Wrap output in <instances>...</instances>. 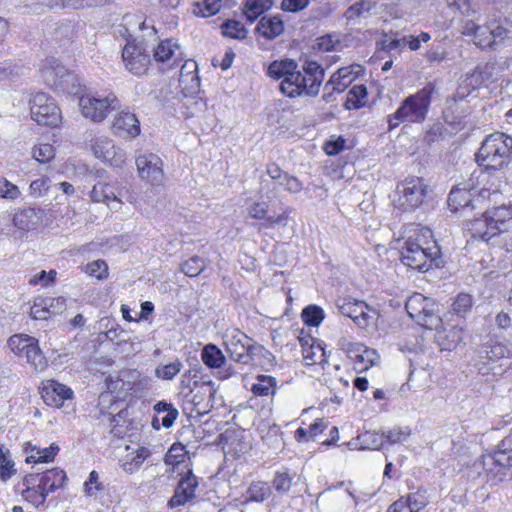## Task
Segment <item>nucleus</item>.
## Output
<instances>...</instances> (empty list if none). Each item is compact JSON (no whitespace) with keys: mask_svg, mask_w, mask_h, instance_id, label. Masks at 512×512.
Listing matches in <instances>:
<instances>
[{"mask_svg":"<svg viewBox=\"0 0 512 512\" xmlns=\"http://www.w3.org/2000/svg\"><path fill=\"white\" fill-rule=\"evenodd\" d=\"M485 214L489 218L490 222H492L493 233H497L498 236H500L507 231L508 222H510L512 219V212L509 208L502 205L500 207H495L492 210L486 211Z\"/></svg>","mask_w":512,"mask_h":512,"instance_id":"a878e982","label":"nucleus"},{"mask_svg":"<svg viewBox=\"0 0 512 512\" xmlns=\"http://www.w3.org/2000/svg\"><path fill=\"white\" fill-rule=\"evenodd\" d=\"M150 456V451L146 447H140L135 452L127 455L122 463V468L127 473L137 471L144 461Z\"/></svg>","mask_w":512,"mask_h":512,"instance_id":"72a5a7b5","label":"nucleus"},{"mask_svg":"<svg viewBox=\"0 0 512 512\" xmlns=\"http://www.w3.org/2000/svg\"><path fill=\"white\" fill-rule=\"evenodd\" d=\"M436 92L433 83H428L415 94L406 97L398 109L389 117V129L400 123H422L429 112L432 95Z\"/></svg>","mask_w":512,"mask_h":512,"instance_id":"f03ea898","label":"nucleus"},{"mask_svg":"<svg viewBox=\"0 0 512 512\" xmlns=\"http://www.w3.org/2000/svg\"><path fill=\"white\" fill-rule=\"evenodd\" d=\"M486 194H489L487 190L477 191L475 188H470L468 185L463 184L451 190L448 197V206L453 211L469 206L474 208L484 200Z\"/></svg>","mask_w":512,"mask_h":512,"instance_id":"2eb2a0df","label":"nucleus"},{"mask_svg":"<svg viewBox=\"0 0 512 512\" xmlns=\"http://www.w3.org/2000/svg\"><path fill=\"white\" fill-rule=\"evenodd\" d=\"M320 512H353L356 499L349 489L329 488L317 498Z\"/></svg>","mask_w":512,"mask_h":512,"instance_id":"ddd939ff","label":"nucleus"},{"mask_svg":"<svg viewBox=\"0 0 512 512\" xmlns=\"http://www.w3.org/2000/svg\"><path fill=\"white\" fill-rule=\"evenodd\" d=\"M293 477L290 475L288 469L282 468L275 472L272 480V487L278 493H286L290 490Z\"/></svg>","mask_w":512,"mask_h":512,"instance_id":"de8ad7c7","label":"nucleus"},{"mask_svg":"<svg viewBox=\"0 0 512 512\" xmlns=\"http://www.w3.org/2000/svg\"><path fill=\"white\" fill-rule=\"evenodd\" d=\"M271 494V487L262 481L252 482L240 500L241 511H250L252 503H263Z\"/></svg>","mask_w":512,"mask_h":512,"instance_id":"6ab92c4d","label":"nucleus"},{"mask_svg":"<svg viewBox=\"0 0 512 512\" xmlns=\"http://www.w3.org/2000/svg\"><path fill=\"white\" fill-rule=\"evenodd\" d=\"M462 34L473 37V42L481 49L494 48L507 37V30L500 25H478L472 20L464 23Z\"/></svg>","mask_w":512,"mask_h":512,"instance_id":"9b49d317","label":"nucleus"},{"mask_svg":"<svg viewBox=\"0 0 512 512\" xmlns=\"http://www.w3.org/2000/svg\"><path fill=\"white\" fill-rule=\"evenodd\" d=\"M357 440L359 441V448L360 449H378L383 445V435L371 432V431H365L364 433L360 434L357 437Z\"/></svg>","mask_w":512,"mask_h":512,"instance_id":"49530a36","label":"nucleus"},{"mask_svg":"<svg viewBox=\"0 0 512 512\" xmlns=\"http://www.w3.org/2000/svg\"><path fill=\"white\" fill-rule=\"evenodd\" d=\"M405 309L417 324L430 330L445 329L439 304L434 299L425 297L421 293H414L408 297Z\"/></svg>","mask_w":512,"mask_h":512,"instance_id":"39448f33","label":"nucleus"},{"mask_svg":"<svg viewBox=\"0 0 512 512\" xmlns=\"http://www.w3.org/2000/svg\"><path fill=\"white\" fill-rule=\"evenodd\" d=\"M54 155V148L51 144L44 143L33 148V157L40 163L49 162Z\"/></svg>","mask_w":512,"mask_h":512,"instance_id":"13d9d810","label":"nucleus"},{"mask_svg":"<svg viewBox=\"0 0 512 512\" xmlns=\"http://www.w3.org/2000/svg\"><path fill=\"white\" fill-rule=\"evenodd\" d=\"M357 72L353 66L338 69L325 84V90L332 92H343L355 79Z\"/></svg>","mask_w":512,"mask_h":512,"instance_id":"b1692460","label":"nucleus"},{"mask_svg":"<svg viewBox=\"0 0 512 512\" xmlns=\"http://www.w3.org/2000/svg\"><path fill=\"white\" fill-rule=\"evenodd\" d=\"M370 354H355L354 370L362 373L368 370L370 366L376 365L379 357L370 358Z\"/></svg>","mask_w":512,"mask_h":512,"instance_id":"052dcab7","label":"nucleus"},{"mask_svg":"<svg viewBox=\"0 0 512 512\" xmlns=\"http://www.w3.org/2000/svg\"><path fill=\"white\" fill-rule=\"evenodd\" d=\"M67 299L63 296L43 298L42 307L48 311L49 316L61 314L66 309Z\"/></svg>","mask_w":512,"mask_h":512,"instance_id":"8fccbe9b","label":"nucleus"},{"mask_svg":"<svg viewBox=\"0 0 512 512\" xmlns=\"http://www.w3.org/2000/svg\"><path fill=\"white\" fill-rule=\"evenodd\" d=\"M511 155L512 137L497 132L484 140L476 154V161L486 171H496L509 163Z\"/></svg>","mask_w":512,"mask_h":512,"instance_id":"20e7f679","label":"nucleus"},{"mask_svg":"<svg viewBox=\"0 0 512 512\" xmlns=\"http://www.w3.org/2000/svg\"><path fill=\"white\" fill-rule=\"evenodd\" d=\"M256 31L266 39H274L284 31V24L277 16H264L259 20Z\"/></svg>","mask_w":512,"mask_h":512,"instance_id":"c85d7f7f","label":"nucleus"},{"mask_svg":"<svg viewBox=\"0 0 512 512\" xmlns=\"http://www.w3.org/2000/svg\"><path fill=\"white\" fill-rule=\"evenodd\" d=\"M13 224L20 230H34L39 225L41 217L34 208L19 210L13 215Z\"/></svg>","mask_w":512,"mask_h":512,"instance_id":"cd10ccee","label":"nucleus"},{"mask_svg":"<svg viewBox=\"0 0 512 512\" xmlns=\"http://www.w3.org/2000/svg\"><path fill=\"white\" fill-rule=\"evenodd\" d=\"M477 69L479 70L482 78L488 85L497 80L501 68L495 62H488L482 66H478Z\"/></svg>","mask_w":512,"mask_h":512,"instance_id":"864d4df0","label":"nucleus"},{"mask_svg":"<svg viewBox=\"0 0 512 512\" xmlns=\"http://www.w3.org/2000/svg\"><path fill=\"white\" fill-rule=\"evenodd\" d=\"M56 271L50 270L48 273L44 270L34 275L33 278L30 279L29 283L31 285H36L41 283L43 287H47L50 283L54 282L56 278Z\"/></svg>","mask_w":512,"mask_h":512,"instance_id":"774afa93","label":"nucleus"},{"mask_svg":"<svg viewBox=\"0 0 512 512\" xmlns=\"http://www.w3.org/2000/svg\"><path fill=\"white\" fill-rule=\"evenodd\" d=\"M324 317V310L317 305H309L301 313L303 322L310 327H318L324 320Z\"/></svg>","mask_w":512,"mask_h":512,"instance_id":"79ce46f5","label":"nucleus"},{"mask_svg":"<svg viewBox=\"0 0 512 512\" xmlns=\"http://www.w3.org/2000/svg\"><path fill=\"white\" fill-rule=\"evenodd\" d=\"M201 357L204 364L211 369H221L226 365L224 354H201Z\"/></svg>","mask_w":512,"mask_h":512,"instance_id":"338daca9","label":"nucleus"},{"mask_svg":"<svg viewBox=\"0 0 512 512\" xmlns=\"http://www.w3.org/2000/svg\"><path fill=\"white\" fill-rule=\"evenodd\" d=\"M299 70L297 62L292 59H284L273 61L267 69L269 77L284 82L293 77L294 73Z\"/></svg>","mask_w":512,"mask_h":512,"instance_id":"393cba45","label":"nucleus"},{"mask_svg":"<svg viewBox=\"0 0 512 512\" xmlns=\"http://www.w3.org/2000/svg\"><path fill=\"white\" fill-rule=\"evenodd\" d=\"M46 73V81L49 85L69 93L73 92V90L70 89L69 84L73 81L74 76L63 66L56 65L55 67L48 69Z\"/></svg>","mask_w":512,"mask_h":512,"instance_id":"bb28decb","label":"nucleus"},{"mask_svg":"<svg viewBox=\"0 0 512 512\" xmlns=\"http://www.w3.org/2000/svg\"><path fill=\"white\" fill-rule=\"evenodd\" d=\"M221 0H200L195 2L193 12L195 15L210 17L219 12Z\"/></svg>","mask_w":512,"mask_h":512,"instance_id":"a18cd8bd","label":"nucleus"},{"mask_svg":"<svg viewBox=\"0 0 512 512\" xmlns=\"http://www.w3.org/2000/svg\"><path fill=\"white\" fill-rule=\"evenodd\" d=\"M427 190L428 185L423 178H406L397 185L392 201L397 209L412 212L423 204Z\"/></svg>","mask_w":512,"mask_h":512,"instance_id":"0eeeda50","label":"nucleus"},{"mask_svg":"<svg viewBox=\"0 0 512 512\" xmlns=\"http://www.w3.org/2000/svg\"><path fill=\"white\" fill-rule=\"evenodd\" d=\"M266 173L269 179L261 182L260 191L267 198L275 197L280 191L299 193L303 189V184L298 178L281 170L275 163L267 165Z\"/></svg>","mask_w":512,"mask_h":512,"instance_id":"1a4fd4ad","label":"nucleus"},{"mask_svg":"<svg viewBox=\"0 0 512 512\" xmlns=\"http://www.w3.org/2000/svg\"><path fill=\"white\" fill-rule=\"evenodd\" d=\"M20 190L18 186L5 178H0V198L6 200H15L19 197Z\"/></svg>","mask_w":512,"mask_h":512,"instance_id":"bf43d9fd","label":"nucleus"},{"mask_svg":"<svg viewBox=\"0 0 512 512\" xmlns=\"http://www.w3.org/2000/svg\"><path fill=\"white\" fill-rule=\"evenodd\" d=\"M179 85L185 95H193L199 92L200 79L198 75H185L179 77Z\"/></svg>","mask_w":512,"mask_h":512,"instance_id":"603ef678","label":"nucleus"},{"mask_svg":"<svg viewBox=\"0 0 512 512\" xmlns=\"http://www.w3.org/2000/svg\"><path fill=\"white\" fill-rule=\"evenodd\" d=\"M73 391L55 380H47L41 387L43 401L52 407L60 408L65 400L71 399Z\"/></svg>","mask_w":512,"mask_h":512,"instance_id":"f3484780","label":"nucleus"},{"mask_svg":"<svg viewBox=\"0 0 512 512\" xmlns=\"http://www.w3.org/2000/svg\"><path fill=\"white\" fill-rule=\"evenodd\" d=\"M66 480L67 475L65 471L57 467L47 470L39 478V481L42 482V486H46V489L50 490L62 488Z\"/></svg>","mask_w":512,"mask_h":512,"instance_id":"473e14b6","label":"nucleus"},{"mask_svg":"<svg viewBox=\"0 0 512 512\" xmlns=\"http://www.w3.org/2000/svg\"><path fill=\"white\" fill-rule=\"evenodd\" d=\"M473 296L467 293H459L452 303V312L458 317L464 318L472 311Z\"/></svg>","mask_w":512,"mask_h":512,"instance_id":"a19ab883","label":"nucleus"},{"mask_svg":"<svg viewBox=\"0 0 512 512\" xmlns=\"http://www.w3.org/2000/svg\"><path fill=\"white\" fill-rule=\"evenodd\" d=\"M383 440L385 439L390 444L403 443L410 436L408 428H394L382 433Z\"/></svg>","mask_w":512,"mask_h":512,"instance_id":"5fc2aeb1","label":"nucleus"},{"mask_svg":"<svg viewBox=\"0 0 512 512\" xmlns=\"http://www.w3.org/2000/svg\"><path fill=\"white\" fill-rule=\"evenodd\" d=\"M273 0H247L244 14L249 22H254L261 14L270 9Z\"/></svg>","mask_w":512,"mask_h":512,"instance_id":"f704fd0d","label":"nucleus"},{"mask_svg":"<svg viewBox=\"0 0 512 512\" xmlns=\"http://www.w3.org/2000/svg\"><path fill=\"white\" fill-rule=\"evenodd\" d=\"M333 349L342 352H376L374 349H369L367 346L360 342H356L350 336L340 335L336 340V346Z\"/></svg>","mask_w":512,"mask_h":512,"instance_id":"4c0bfd02","label":"nucleus"},{"mask_svg":"<svg viewBox=\"0 0 512 512\" xmlns=\"http://www.w3.org/2000/svg\"><path fill=\"white\" fill-rule=\"evenodd\" d=\"M406 46V36H386L382 41V48L387 52L400 51Z\"/></svg>","mask_w":512,"mask_h":512,"instance_id":"0e129e2a","label":"nucleus"},{"mask_svg":"<svg viewBox=\"0 0 512 512\" xmlns=\"http://www.w3.org/2000/svg\"><path fill=\"white\" fill-rule=\"evenodd\" d=\"M204 269V261L197 256L191 257L182 264V271L189 277H195Z\"/></svg>","mask_w":512,"mask_h":512,"instance_id":"6e6d98bb","label":"nucleus"},{"mask_svg":"<svg viewBox=\"0 0 512 512\" xmlns=\"http://www.w3.org/2000/svg\"><path fill=\"white\" fill-rule=\"evenodd\" d=\"M255 380V383L252 384L250 389L255 396L267 397L270 395L273 396L276 393V378L270 375L258 374Z\"/></svg>","mask_w":512,"mask_h":512,"instance_id":"7c9ffc66","label":"nucleus"},{"mask_svg":"<svg viewBox=\"0 0 512 512\" xmlns=\"http://www.w3.org/2000/svg\"><path fill=\"white\" fill-rule=\"evenodd\" d=\"M179 50V45L172 40H165L160 42L157 46L150 43V52L156 62L164 63L175 56L176 51Z\"/></svg>","mask_w":512,"mask_h":512,"instance_id":"2f4dec72","label":"nucleus"},{"mask_svg":"<svg viewBox=\"0 0 512 512\" xmlns=\"http://www.w3.org/2000/svg\"><path fill=\"white\" fill-rule=\"evenodd\" d=\"M112 129L115 134L123 137H135L140 133L139 121L135 114L129 111H121L115 116Z\"/></svg>","mask_w":512,"mask_h":512,"instance_id":"aec40b11","label":"nucleus"},{"mask_svg":"<svg viewBox=\"0 0 512 512\" xmlns=\"http://www.w3.org/2000/svg\"><path fill=\"white\" fill-rule=\"evenodd\" d=\"M247 211L250 218L267 220L268 205L266 202H253L247 208Z\"/></svg>","mask_w":512,"mask_h":512,"instance_id":"69168bd1","label":"nucleus"},{"mask_svg":"<svg viewBox=\"0 0 512 512\" xmlns=\"http://www.w3.org/2000/svg\"><path fill=\"white\" fill-rule=\"evenodd\" d=\"M336 305L343 316L352 319L360 328L367 327L373 318L369 314L368 306L362 301L342 299Z\"/></svg>","mask_w":512,"mask_h":512,"instance_id":"dca6fc26","label":"nucleus"},{"mask_svg":"<svg viewBox=\"0 0 512 512\" xmlns=\"http://www.w3.org/2000/svg\"><path fill=\"white\" fill-rule=\"evenodd\" d=\"M84 272L91 277L97 278L98 280H104L109 275L108 265L102 259H98L86 264L84 267Z\"/></svg>","mask_w":512,"mask_h":512,"instance_id":"09e8293b","label":"nucleus"},{"mask_svg":"<svg viewBox=\"0 0 512 512\" xmlns=\"http://www.w3.org/2000/svg\"><path fill=\"white\" fill-rule=\"evenodd\" d=\"M492 227V222H490L485 213L481 218L474 219L468 224V230L471 233V238L495 244L497 242L495 238L498 237V234L493 233Z\"/></svg>","mask_w":512,"mask_h":512,"instance_id":"5701e85b","label":"nucleus"},{"mask_svg":"<svg viewBox=\"0 0 512 512\" xmlns=\"http://www.w3.org/2000/svg\"><path fill=\"white\" fill-rule=\"evenodd\" d=\"M405 501H407L411 512H419L428 504L425 493L421 491L410 493L407 498H405Z\"/></svg>","mask_w":512,"mask_h":512,"instance_id":"4d7b16f0","label":"nucleus"},{"mask_svg":"<svg viewBox=\"0 0 512 512\" xmlns=\"http://www.w3.org/2000/svg\"><path fill=\"white\" fill-rule=\"evenodd\" d=\"M105 383L118 399L124 400L128 396L143 397L151 386V379L137 369H124L115 379L107 377Z\"/></svg>","mask_w":512,"mask_h":512,"instance_id":"423d86ee","label":"nucleus"},{"mask_svg":"<svg viewBox=\"0 0 512 512\" xmlns=\"http://www.w3.org/2000/svg\"><path fill=\"white\" fill-rule=\"evenodd\" d=\"M198 487V480L192 472H188L184 477L179 481L174 495L168 501V506L171 508L179 507L184 505L186 502L190 501L195 497V490Z\"/></svg>","mask_w":512,"mask_h":512,"instance_id":"a211bd4d","label":"nucleus"},{"mask_svg":"<svg viewBox=\"0 0 512 512\" xmlns=\"http://www.w3.org/2000/svg\"><path fill=\"white\" fill-rule=\"evenodd\" d=\"M325 71L316 61L307 60L289 80L280 82L279 89L287 97L294 98L302 95L316 96L324 80Z\"/></svg>","mask_w":512,"mask_h":512,"instance_id":"7ed1b4c3","label":"nucleus"},{"mask_svg":"<svg viewBox=\"0 0 512 512\" xmlns=\"http://www.w3.org/2000/svg\"><path fill=\"white\" fill-rule=\"evenodd\" d=\"M366 97V87L362 84L355 85L349 90L345 105L348 109H359L365 105Z\"/></svg>","mask_w":512,"mask_h":512,"instance_id":"ea45409f","label":"nucleus"},{"mask_svg":"<svg viewBox=\"0 0 512 512\" xmlns=\"http://www.w3.org/2000/svg\"><path fill=\"white\" fill-rule=\"evenodd\" d=\"M126 69L134 75H143L151 63L150 43L143 38L128 40L122 50Z\"/></svg>","mask_w":512,"mask_h":512,"instance_id":"9d476101","label":"nucleus"},{"mask_svg":"<svg viewBox=\"0 0 512 512\" xmlns=\"http://www.w3.org/2000/svg\"><path fill=\"white\" fill-rule=\"evenodd\" d=\"M428 238H432V231L428 228H421L419 232L408 237L400 252L405 266L420 272L442 266L440 248L435 240Z\"/></svg>","mask_w":512,"mask_h":512,"instance_id":"f257e3e1","label":"nucleus"},{"mask_svg":"<svg viewBox=\"0 0 512 512\" xmlns=\"http://www.w3.org/2000/svg\"><path fill=\"white\" fill-rule=\"evenodd\" d=\"M11 352H40L38 340L28 335H13L7 341Z\"/></svg>","mask_w":512,"mask_h":512,"instance_id":"c756f323","label":"nucleus"},{"mask_svg":"<svg viewBox=\"0 0 512 512\" xmlns=\"http://www.w3.org/2000/svg\"><path fill=\"white\" fill-rule=\"evenodd\" d=\"M37 456L30 454L26 456L25 461L27 463H50L52 462L56 455L59 453L60 448L56 443H52L49 447L40 448L37 446Z\"/></svg>","mask_w":512,"mask_h":512,"instance_id":"c9c22d12","label":"nucleus"},{"mask_svg":"<svg viewBox=\"0 0 512 512\" xmlns=\"http://www.w3.org/2000/svg\"><path fill=\"white\" fill-rule=\"evenodd\" d=\"M31 118L39 125L56 127L62 120L60 108L46 93L38 92L30 99Z\"/></svg>","mask_w":512,"mask_h":512,"instance_id":"f8f14e48","label":"nucleus"},{"mask_svg":"<svg viewBox=\"0 0 512 512\" xmlns=\"http://www.w3.org/2000/svg\"><path fill=\"white\" fill-rule=\"evenodd\" d=\"M50 179L47 176H42L40 178H37L33 180L30 184V194L34 197H40L44 195L48 189L50 184Z\"/></svg>","mask_w":512,"mask_h":512,"instance_id":"e2e57ef3","label":"nucleus"},{"mask_svg":"<svg viewBox=\"0 0 512 512\" xmlns=\"http://www.w3.org/2000/svg\"><path fill=\"white\" fill-rule=\"evenodd\" d=\"M120 106V101L114 93L84 94L79 98L81 114L97 123L102 122L110 111L119 110Z\"/></svg>","mask_w":512,"mask_h":512,"instance_id":"6e6552de","label":"nucleus"},{"mask_svg":"<svg viewBox=\"0 0 512 512\" xmlns=\"http://www.w3.org/2000/svg\"><path fill=\"white\" fill-rule=\"evenodd\" d=\"M16 473L14 462L9 457V451L0 447V479L7 481Z\"/></svg>","mask_w":512,"mask_h":512,"instance_id":"3c124183","label":"nucleus"},{"mask_svg":"<svg viewBox=\"0 0 512 512\" xmlns=\"http://www.w3.org/2000/svg\"><path fill=\"white\" fill-rule=\"evenodd\" d=\"M91 147L94 155L99 159L112 160L117 157V164L124 161V153L120 149L116 148L108 137H96L93 140Z\"/></svg>","mask_w":512,"mask_h":512,"instance_id":"4be33fe9","label":"nucleus"},{"mask_svg":"<svg viewBox=\"0 0 512 512\" xmlns=\"http://www.w3.org/2000/svg\"><path fill=\"white\" fill-rule=\"evenodd\" d=\"M376 5L377 3L374 0H359L350 5L343 15L347 25L360 24L372 14Z\"/></svg>","mask_w":512,"mask_h":512,"instance_id":"412c9836","label":"nucleus"},{"mask_svg":"<svg viewBox=\"0 0 512 512\" xmlns=\"http://www.w3.org/2000/svg\"><path fill=\"white\" fill-rule=\"evenodd\" d=\"M346 139L342 136H331L324 145V151L327 155H337L345 148Z\"/></svg>","mask_w":512,"mask_h":512,"instance_id":"680f3d73","label":"nucleus"},{"mask_svg":"<svg viewBox=\"0 0 512 512\" xmlns=\"http://www.w3.org/2000/svg\"><path fill=\"white\" fill-rule=\"evenodd\" d=\"M297 338H298L299 344L303 351L317 349L321 352H325L326 348L328 347V345L324 341L314 337L311 334V329H309V330L302 329L299 332V335L297 336Z\"/></svg>","mask_w":512,"mask_h":512,"instance_id":"e433bc0d","label":"nucleus"},{"mask_svg":"<svg viewBox=\"0 0 512 512\" xmlns=\"http://www.w3.org/2000/svg\"><path fill=\"white\" fill-rule=\"evenodd\" d=\"M183 368L179 359L173 362L160 364L155 368V376L162 380H172Z\"/></svg>","mask_w":512,"mask_h":512,"instance_id":"c03bdc74","label":"nucleus"},{"mask_svg":"<svg viewBox=\"0 0 512 512\" xmlns=\"http://www.w3.org/2000/svg\"><path fill=\"white\" fill-rule=\"evenodd\" d=\"M90 198L94 202H121L115 194L113 188L105 183H98L94 185L93 189L90 192Z\"/></svg>","mask_w":512,"mask_h":512,"instance_id":"58836bf2","label":"nucleus"},{"mask_svg":"<svg viewBox=\"0 0 512 512\" xmlns=\"http://www.w3.org/2000/svg\"><path fill=\"white\" fill-rule=\"evenodd\" d=\"M136 166L141 179L152 185H160L164 179L163 162L153 153H142L136 158Z\"/></svg>","mask_w":512,"mask_h":512,"instance_id":"4468645a","label":"nucleus"},{"mask_svg":"<svg viewBox=\"0 0 512 512\" xmlns=\"http://www.w3.org/2000/svg\"><path fill=\"white\" fill-rule=\"evenodd\" d=\"M221 30L224 36L232 39L243 40L247 36L245 26L237 20H227L222 23Z\"/></svg>","mask_w":512,"mask_h":512,"instance_id":"37998d69","label":"nucleus"}]
</instances>
